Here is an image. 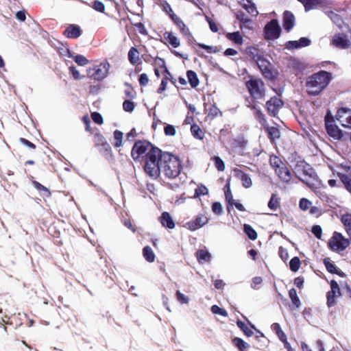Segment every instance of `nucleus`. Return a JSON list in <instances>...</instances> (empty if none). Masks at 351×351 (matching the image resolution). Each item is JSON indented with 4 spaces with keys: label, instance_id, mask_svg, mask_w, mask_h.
<instances>
[{
    "label": "nucleus",
    "instance_id": "f257e3e1",
    "mask_svg": "<svg viewBox=\"0 0 351 351\" xmlns=\"http://www.w3.org/2000/svg\"><path fill=\"white\" fill-rule=\"evenodd\" d=\"M332 75L329 72L321 71L307 77L304 87L306 93L310 96L321 94L331 81Z\"/></svg>",
    "mask_w": 351,
    "mask_h": 351
},
{
    "label": "nucleus",
    "instance_id": "f03ea898",
    "mask_svg": "<svg viewBox=\"0 0 351 351\" xmlns=\"http://www.w3.org/2000/svg\"><path fill=\"white\" fill-rule=\"evenodd\" d=\"M247 54L256 62L262 75L268 80L274 81L278 76V71L273 67L271 62L254 47L247 49Z\"/></svg>",
    "mask_w": 351,
    "mask_h": 351
},
{
    "label": "nucleus",
    "instance_id": "7ed1b4c3",
    "mask_svg": "<svg viewBox=\"0 0 351 351\" xmlns=\"http://www.w3.org/2000/svg\"><path fill=\"white\" fill-rule=\"evenodd\" d=\"M296 176L312 190L320 188L322 183L314 169L305 162H299L294 168Z\"/></svg>",
    "mask_w": 351,
    "mask_h": 351
},
{
    "label": "nucleus",
    "instance_id": "20e7f679",
    "mask_svg": "<svg viewBox=\"0 0 351 351\" xmlns=\"http://www.w3.org/2000/svg\"><path fill=\"white\" fill-rule=\"evenodd\" d=\"M161 172L169 178L177 177L181 169L179 159L169 153H163L160 161Z\"/></svg>",
    "mask_w": 351,
    "mask_h": 351
},
{
    "label": "nucleus",
    "instance_id": "39448f33",
    "mask_svg": "<svg viewBox=\"0 0 351 351\" xmlns=\"http://www.w3.org/2000/svg\"><path fill=\"white\" fill-rule=\"evenodd\" d=\"M162 151L154 150L149 156L145 159L144 170L145 173L152 178H157L161 173Z\"/></svg>",
    "mask_w": 351,
    "mask_h": 351
},
{
    "label": "nucleus",
    "instance_id": "423d86ee",
    "mask_svg": "<svg viewBox=\"0 0 351 351\" xmlns=\"http://www.w3.org/2000/svg\"><path fill=\"white\" fill-rule=\"evenodd\" d=\"M154 150H159L154 147L150 143L146 141H138L136 142L132 149L131 156L134 160H142L145 159L154 152Z\"/></svg>",
    "mask_w": 351,
    "mask_h": 351
},
{
    "label": "nucleus",
    "instance_id": "0eeeda50",
    "mask_svg": "<svg viewBox=\"0 0 351 351\" xmlns=\"http://www.w3.org/2000/svg\"><path fill=\"white\" fill-rule=\"evenodd\" d=\"M246 86L254 98L261 99L264 97L265 86L261 80L250 77V80L246 82Z\"/></svg>",
    "mask_w": 351,
    "mask_h": 351
},
{
    "label": "nucleus",
    "instance_id": "6e6552de",
    "mask_svg": "<svg viewBox=\"0 0 351 351\" xmlns=\"http://www.w3.org/2000/svg\"><path fill=\"white\" fill-rule=\"evenodd\" d=\"M340 171H337L341 182L345 188L351 193V163L346 162L337 166Z\"/></svg>",
    "mask_w": 351,
    "mask_h": 351
},
{
    "label": "nucleus",
    "instance_id": "1a4fd4ad",
    "mask_svg": "<svg viewBox=\"0 0 351 351\" xmlns=\"http://www.w3.org/2000/svg\"><path fill=\"white\" fill-rule=\"evenodd\" d=\"M349 245V239L339 232H335L328 243L330 248L335 252L343 251Z\"/></svg>",
    "mask_w": 351,
    "mask_h": 351
},
{
    "label": "nucleus",
    "instance_id": "9d476101",
    "mask_svg": "<svg viewBox=\"0 0 351 351\" xmlns=\"http://www.w3.org/2000/svg\"><path fill=\"white\" fill-rule=\"evenodd\" d=\"M335 120L338 121L343 128L351 130V109L346 107L340 108L337 110L335 116Z\"/></svg>",
    "mask_w": 351,
    "mask_h": 351
},
{
    "label": "nucleus",
    "instance_id": "9b49d317",
    "mask_svg": "<svg viewBox=\"0 0 351 351\" xmlns=\"http://www.w3.org/2000/svg\"><path fill=\"white\" fill-rule=\"evenodd\" d=\"M330 45L338 49H346L350 47L351 42L347 35L337 33L331 37Z\"/></svg>",
    "mask_w": 351,
    "mask_h": 351
},
{
    "label": "nucleus",
    "instance_id": "f8f14e48",
    "mask_svg": "<svg viewBox=\"0 0 351 351\" xmlns=\"http://www.w3.org/2000/svg\"><path fill=\"white\" fill-rule=\"evenodd\" d=\"M280 27L276 20H272L265 27V36L266 39L274 40L279 37Z\"/></svg>",
    "mask_w": 351,
    "mask_h": 351
},
{
    "label": "nucleus",
    "instance_id": "ddd939ff",
    "mask_svg": "<svg viewBox=\"0 0 351 351\" xmlns=\"http://www.w3.org/2000/svg\"><path fill=\"white\" fill-rule=\"evenodd\" d=\"M155 63H156V64L160 66L161 72L163 73V75H164V77L162 80L161 84L158 89V93H162L166 89L167 84L168 83V81L169 80V77L171 76V74L167 71V69L165 66V61L163 59L156 58L155 60Z\"/></svg>",
    "mask_w": 351,
    "mask_h": 351
},
{
    "label": "nucleus",
    "instance_id": "4468645a",
    "mask_svg": "<svg viewBox=\"0 0 351 351\" xmlns=\"http://www.w3.org/2000/svg\"><path fill=\"white\" fill-rule=\"evenodd\" d=\"M110 64L107 62H101L93 68V77L96 80H102L108 74Z\"/></svg>",
    "mask_w": 351,
    "mask_h": 351
},
{
    "label": "nucleus",
    "instance_id": "2eb2a0df",
    "mask_svg": "<svg viewBox=\"0 0 351 351\" xmlns=\"http://www.w3.org/2000/svg\"><path fill=\"white\" fill-rule=\"evenodd\" d=\"M208 222V218L204 215H197L195 219L186 223V227L192 230H196L203 227Z\"/></svg>",
    "mask_w": 351,
    "mask_h": 351
},
{
    "label": "nucleus",
    "instance_id": "dca6fc26",
    "mask_svg": "<svg viewBox=\"0 0 351 351\" xmlns=\"http://www.w3.org/2000/svg\"><path fill=\"white\" fill-rule=\"evenodd\" d=\"M283 105L282 101L278 97H272L269 101L266 103L268 112L273 116H276L280 108Z\"/></svg>",
    "mask_w": 351,
    "mask_h": 351
},
{
    "label": "nucleus",
    "instance_id": "f3484780",
    "mask_svg": "<svg viewBox=\"0 0 351 351\" xmlns=\"http://www.w3.org/2000/svg\"><path fill=\"white\" fill-rule=\"evenodd\" d=\"M234 176L241 180L242 185L246 188H250L252 186V181L248 174L245 173L239 169H234L233 170Z\"/></svg>",
    "mask_w": 351,
    "mask_h": 351
},
{
    "label": "nucleus",
    "instance_id": "a211bd4d",
    "mask_svg": "<svg viewBox=\"0 0 351 351\" xmlns=\"http://www.w3.org/2000/svg\"><path fill=\"white\" fill-rule=\"evenodd\" d=\"M82 30L80 27L74 24L69 25L64 31L63 34L68 38H77L80 36Z\"/></svg>",
    "mask_w": 351,
    "mask_h": 351
},
{
    "label": "nucleus",
    "instance_id": "6ab92c4d",
    "mask_svg": "<svg viewBox=\"0 0 351 351\" xmlns=\"http://www.w3.org/2000/svg\"><path fill=\"white\" fill-rule=\"evenodd\" d=\"M304 6L305 10L308 11L324 6L326 3L325 0H298Z\"/></svg>",
    "mask_w": 351,
    "mask_h": 351
},
{
    "label": "nucleus",
    "instance_id": "aec40b11",
    "mask_svg": "<svg viewBox=\"0 0 351 351\" xmlns=\"http://www.w3.org/2000/svg\"><path fill=\"white\" fill-rule=\"evenodd\" d=\"M295 25V17L292 13L289 11L284 12L283 27L287 31H289Z\"/></svg>",
    "mask_w": 351,
    "mask_h": 351
},
{
    "label": "nucleus",
    "instance_id": "412c9836",
    "mask_svg": "<svg viewBox=\"0 0 351 351\" xmlns=\"http://www.w3.org/2000/svg\"><path fill=\"white\" fill-rule=\"evenodd\" d=\"M311 40L307 38H301L299 40L289 41L286 44L288 49H296L299 47H306L309 45Z\"/></svg>",
    "mask_w": 351,
    "mask_h": 351
},
{
    "label": "nucleus",
    "instance_id": "4be33fe9",
    "mask_svg": "<svg viewBox=\"0 0 351 351\" xmlns=\"http://www.w3.org/2000/svg\"><path fill=\"white\" fill-rule=\"evenodd\" d=\"M160 221L164 227H167L170 229L175 228L174 221L169 213L167 212H164L162 213L160 217Z\"/></svg>",
    "mask_w": 351,
    "mask_h": 351
},
{
    "label": "nucleus",
    "instance_id": "5701e85b",
    "mask_svg": "<svg viewBox=\"0 0 351 351\" xmlns=\"http://www.w3.org/2000/svg\"><path fill=\"white\" fill-rule=\"evenodd\" d=\"M240 3L241 6L252 16H256L258 15V12L257 11L254 3L250 0H241Z\"/></svg>",
    "mask_w": 351,
    "mask_h": 351
},
{
    "label": "nucleus",
    "instance_id": "b1692460",
    "mask_svg": "<svg viewBox=\"0 0 351 351\" xmlns=\"http://www.w3.org/2000/svg\"><path fill=\"white\" fill-rule=\"evenodd\" d=\"M170 17L184 35L187 36L189 34V29L186 27L183 21L177 15H176L174 13H172L170 14Z\"/></svg>",
    "mask_w": 351,
    "mask_h": 351
},
{
    "label": "nucleus",
    "instance_id": "393cba45",
    "mask_svg": "<svg viewBox=\"0 0 351 351\" xmlns=\"http://www.w3.org/2000/svg\"><path fill=\"white\" fill-rule=\"evenodd\" d=\"M32 182L35 189L40 193L43 198H49L51 197V193L47 187L43 186L36 180H32Z\"/></svg>",
    "mask_w": 351,
    "mask_h": 351
},
{
    "label": "nucleus",
    "instance_id": "a878e982",
    "mask_svg": "<svg viewBox=\"0 0 351 351\" xmlns=\"http://www.w3.org/2000/svg\"><path fill=\"white\" fill-rule=\"evenodd\" d=\"M226 37L227 39L232 41L235 45H241L243 43V36L239 32L228 33L226 34Z\"/></svg>",
    "mask_w": 351,
    "mask_h": 351
},
{
    "label": "nucleus",
    "instance_id": "bb28decb",
    "mask_svg": "<svg viewBox=\"0 0 351 351\" xmlns=\"http://www.w3.org/2000/svg\"><path fill=\"white\" fill-rule=\"evenodd\" d=\"M276 173L282 181L285 182L290 181L291 178L289 170L285 165H282V167L279 169V171H277Z\"/></svg>",
    "mask_w": 351,
    "mask_h": 351
},
{
    "label": "nucleus",
    "instance_id": "cd10ccee",
    "mask_svg": "<svg viewBox=\"0 0 351 351\" xmlns=\"http://www.w3.org/2000/svg\"><path fill=\"white\" fill-rule=\"evenodd\" d=\"M164 38L174 48L179 47L180 45L179 39L172 32H165Z\"/></svg>",
    "mask_w": 351,
    "mask_h": 351
},
{
    "label": "nucleus",
    "instance_id": "c85d7f7f",
    "mask_svg": "<svg viewBox=\"0 0 351 351\" xmlns=\"http://www.w3.org/2000/svg\"><path fill=\"white\" fill-rule=\"evenodd\" d=\"M128 60L134 65L140 63L139 52L135 47H132L128 52Z\"/></svg>",
    "mask_w": 351,
    "mask_h": 351
},
{
    "label": "nucleus",
    "instance_id": "c756f323",
    "mask_svg": "<svg viewBox=\"0 0 351 351\" xmlns=\"http://www.w3.org/2000/svg\"><path fill=\"white\" fill-rule=\"evenodd\" d=\"M197 261L200 263L209 262L211 258V255L206 249L199 250L196 253Z\"/></svg>",
    "mask_w": 351,
    "mask_h": 351
},
{
    "label": "nucleus",
    "instance_id": "7c9ffc66",
    "mask_svg": "<svg viewBox=\"0 0 351 351\" xmlns=\"http://www.w3.org/2000/svg\"><path fill=\"white\" fill-rule=\"evenodd\" d=\"M341 221L343 224L347 233L349 236H351V214H343L341 217Z\"/></svg>",
    "mask_w": 351,
    "mask_h": 351
},
{
    "label": "nucleus",
    "instance_id": "2f4dec72",
    "mask_svg": "<svg viewBox=\"0 0 351 351\" xmlns=\"http://www.w3.org/2000/svg\"><path fill=\"white\" fill-rule=\"evenodd\" d=\"M232 343L240 351H246L250 348L247 343L239 337L234 338Z\"/></svg>",
    "mask_w": 351,
    "mask_h": 351
},
{
    "label": "nucleus",
    "instance_id": "473e14b6",
    "mask_svg": "<svg viewBox=\"0 0 351 351\" xmlns=\"http://www.w3.org/2000/svg\"><path fill=\"white\" fill-rule=\"evenodd\" d=\"M143 255L145 259L149 263H152L155 260V254L154 251L149 246H146L143 248Z\"/></svg>",
    "mask_w": 351,
    "mask_h": 351
},
{
    "label": "nucleus",
    "instance_id": "72a5a7b5",
    "mask_svg": "<svg viewBox=\"0 0 351 351\" xmlns=\"http://www.w3.org/2000/svg\"><path fill=\"white\" fill-rule=\"evenodd\" d=\"M114 143L113 145L115 147H119L123 144V134L119 130H115L113 134Z\"/></svg>",
    "mask_w": 351,
    "mask_h": 351
},
{
    "label": "nucleus",
    "instance_id": "f704fd0d",
    "mask_svg": "<svg viewBox=\"0 0 351 351\" xmlns=\"http://www.w3.org/2000/svg\"><path fill=\"white\" fill-rule=\"evenodd\" d=\"M95 141L97 145L102 146L105 150L110 149L109 144L106 142L104 137L99 134H97L95 136Z\"/></svg>",
    "mask_w": 351,
    "mask_h": 351
},
{
    "label": "nucleus",
    "instance_id": "c9c22d12",
    "mask_svg": "<svg viewBox=\"0 0 351 351\" xmlns=\"http://www.w3.org/2000/svg\"><path fill=\"white\" fill-rule=\"evenodd\" d=\"M237 324L238 327L241 328L247 337H250L253 335V326H248L241 321H237Z\"/></svg>",
    "mask_w": 351,
    "mask_h": 351
},
{
    "label": "nucleus",
    "instance_id": "e433bc0d",
    "mask_svg": "<svg viewBox=\"0 0 351 351\" xmlns=\"http://www.w3.org/2000/svg\"><path fill=\"white\" fill-rule=\"evenodd\" d=\"M187 78L192 87L195 88L199 84L198 77L197 76V74L194 71H188Z\"/></svg>",
    "mask_w": 351,
    "mask_h": 351
},
{
    "label": "nucleus",
    "instance_id": "4c0bfd02",
    "mask_svg": "<svg viewBox=\"0 0 351 351\" xmlns=\"http://www.w3.org/2000/svg\"><path fill=\"white\" fill-rule=\"evenodd\" d=\"M289 295L295 307L300 308L301 306V302L297 295L296 290L295 289H291L289 291Z\"/></svg>",
    "mask_w": 351,
    "mask_h": 351
},
{
    "label": "nucleus",
    "instance_id": "58836bf2",
    "mask_svg": "<svg viewBox=\"0 0 351 351\" xmlns=\"http://www.w3.org/2000/svg\"><path fill=\"white\" fill-rule=\"evenodd\" d=\"M69 53V57L72 58L74 61L80 66H84L88 63V60L82 55L73 56L71 54L69 49H66Z\"/></svg>",
    "mask_w": 351,
    "mask_h": 351
},
{
    "label": "nucleus",
    "instance_id": "ea45409f",
    "mask_svg": "<svg viewBox=\"0 0 351 351\" xmlns=\"http://www.w3.org/2000/svg\"><path fill=\"white\" fill-rule=\"evenodd\" d=\"M269 162L271 166L274 168L276 173L277 171H279V169H280L282 165H284L280 159L277 156H271Z\"/></svg>",
    "mask_w": 351,
    "mask_h": 351
},
{
    "label": "nucleus",
    "instance_id": "a19ab883",
    "mask_svg": "<svg viewBox=\"0 0 351 351\" xmlns=\"http://www.w3.org/2000/svg\"><path fill=\"white\" fill-rule=\"evenodd\" d=\"M264 128H265L269 136L272 140H274L280 137V132L278 128L275 127H269L267 125H265V127Z\"/></svg>",
    "mask_w": 351,
    "mask_h": 351
},
{
    "label": "nucleus",
    "instance_id": "79ce46f5",
    "mask_svg": "<svg viewBox=\"0 0 351 351\" xmlns=\"http://www.w3.org/2000/svg\"><path fill=\"white\" fill-rule=\"evenodd\" d=\"M193 136L197 139H202L204 138V132L197 125H193L191 128Z\"/></svg>",
    "mask_w": 351,
    "mask_h": 351
},
{
    "label": "nucleus",
    "instance_id": "37998d69",
    "mask_svg": "<svg viewBox=\"0 0 351 351\" xmlns=\"http://www.w3.org/2000/svg\"><path fill=\"white\" fill-rule=\"evenodd\" d=\"M244 232L252 240H255L257 238V234L256 231L250 225H244Z\"/></svg>",
    "mask_w": 351,
    "mask_h": 351
},
{
    "label": "nucleus",
    "instance_id": "c03bdc74",
    "mask_svg": "<svg viewBox=\"0 0 351 351\" xmlns=\"http://www.w3.org/2000/svg\"><path fill=\"white\" fill-rule=\"evenodd\" d=\"M339 296V295L335 294L334 293L329 291L327 293V306L328 307L333 306L336 304L335 298Z\"/></svg>",
    "mask_w": 351,
    "mask_h": 351
},
{
    "label": "nucleus",
    "instance_id": "a18cd8bd",
    "mask_svg": "<svg viewBox=\"0 0 351 351\" xmlns=\"http://www.w3.org/2000/svg\"><path fill=\"white\" fill-rule=\"evenodd\" d=\"M279 206V202L276 195L273 194L268 202V207L272 210H276Z\"/></svg>",
    "mask_w": 351,
    "mask_h": 351
},
{
    "label": "nucleus",
    "instance_id": "49530a36",
    "mask_svg": "<svg viewBox=\"0 0 351 351\" xmlns=\"http://www.w3.org/2000/svg\"><path fill=\"white\" fill-rule=\"evenodd\" d=\"M290 269L293 271H297L300 267V261L298 257H293L289 262Z\"/></svg>",
    "mask_w": 351,
    "mask_h": 351
},
{
    "label": "nucleus",
    "instance_id": "de8ad7c7",
    "mask_svg": "<svg viewBox=\"0 0 351 351\" xmlns=\"http://www.w3.org/2000/svg\"><path fill=\"white\" fill-rule=\"evenodd\" d=\"M211 311H212V313L213 314L219 315H221L223 317H227L228 316L227 311L225 309H223L222 308H220L217 305L212 306H211Z\"/></svg>",
    "mask_w": 351,
    "mask_h": 351
},
{
    "label": "nucleus",
    "instance_id": "09e8293b",
    "mask_svg": "<svg viewBox=\"0 0 351 351\" xmlns=\"http://www.w3.org/2000/svg\"><path fill=\"white\" fill-rule=\"evenodd\" d=\"M176 296L177 300L182 304H186L189 302V297L184 295V293H181L180 291H176Z\"/></svg>",
    "mask_w": 351,
    "mask_h": 351
},
{
    "label": "nucleus",
    "instance_id": "8fccbe9b",
    "mask_svg": "<svg viewBox=\"0 0 351 351\" xmlns=\"http://www.w3.org/2000/svg\"><path fill=\"white\" fill-rule=\"evenodd\" d=\"M208 189L206 186L202 185V186H198L195 189L194 197H198L200 195H206V194H208Z\"/></svg>",
    "mask_w": 351,
    "mask_h": 351
},
{
    "label": "nucleus",
    "instance_id": "3c124183",
    "mask_svg": "<svg viewBox=\"0 0 351 351\" xmlns=\"http://www.w3.org/2000/svg\"><path fill=\"white\" fill-rule=\"evenodd\" d=\"M135 105L130 100H125L123 104V110L126 112H131L134 110Z\"/></svg>",
    "mask_w": 351,
    "mask_h": 351
},
{
    "label": "nucleus",
    "instance_id": "603ef678",
    "mask_svg": "<svg viewBox=\"0 0 351 351\" xmlns=\"http://www.w3.org/2000/svg\"><path fill=\"white\" fill-rule=\"evenodd\" d=\"M328 16L331 19V20L337 24L339 27H341V19L339 17V16L333 12H329L328 13Z\"/></svg>",
    "mask_w": 351,
    "mask_h": 351
},
{
    "label": "nucleus",
    "instance_id": "864d4df0",
    "mask_svg": "<svg viewBox=\"0 0 351 351\" xmlns=\"http://www.w3.org/2000/svg\"><path fill=\"white\" fill-rule=\"evenodd\" d=\"M91 119L95 123L98 125H101L104 123V119L102 116L96 112L91 113Z\"/></svg>",
    "mask_w": 351,
    "mask_h": 351
},
{
    "label": "nucleus",
    "instance_id": "5fc2aeb1",
    "mask_svg": "<svg viewBox=\"0 0 351 351\" xmlns=\"http://www.w3.org/2000/svg\"><path fill=\"white\" fill-rule=\"evenodd\" d=\"M214 161L215 167L219 171H223L225 169L224 162L219 156H215Z\"/></svg>",
    "mask_w": 351,
    "mask_h": 351
},
{
    "label": "nucleus",
    "instance_id": "6e6d98bb",
    "mask_svg": "<svg viewBox=\"0 0 351 351\" xmlns=\"http://www.w3.org/2000/svg\"><path fill=\"white\" fill-rule=\"evenodd\" d=\"M199 47L205 49L209 53H215L218 51L217 47L206 45L204 44L199 43L197 45Z\"/></svg>",
    "mask_w": 351,
    "mask_h": 351
},
{
    "label": "nucleus",
    "instance_id": "4d7b16f0",
    "mask_svg": "<svg viewBox=\"0 0 351 351\" xmlns=\"http://www.w3.org/2000/svg\"><path fill=\"white\" fill-rule=\"evenodd\" d=\"M330 291L335 294L341 295V291L338 283L335 280H331L330 282Z\"/></svg>",
    "mask_w": 351,
    "mask_h": 351
},
{
    "label": "nucleus",
    "instance_id": "13d9d810",
    "mask_svg": "<svg viewBox=\"0 0 351 351\" xmlns=\"http://www.w3.org/2000/svg\"><path fill=\"white\" fill-rule=\"evenodd\" d=\"M165 134L167 136H174L176 133V128L173 125L167 124L164 128Z\"/></svg>",
    "mask_w": 351,
    "mask_h": 351
},
{
    "label": "nucleus",
    "instance_id": "bf43d9fd",
    "mask_svg": "<svg viewBox=\"0 0 351 351\" xmlns=\"http://www.w3.org/2000/svg\"><path fill=\"white\" fill-rule=\"evenodd\" d=\"M19 141L25 146H26L29 149L34 150L36 148V146L33 143L27 140L25 138H20Z\"/></svg>",
    "mask_w": 351,
    "mask_h": 351
},
{
    "label": "nucleus",
    "instance_id": "052dcab7",
    "mask_svg": "<svg viewBox=\"0 0 351 351\" xmlns=\"http://www.w3.org/2000/svg\"><path fill=\"white\" fill-rule=\"evenodd\" d=\"M324 265L326 266V269L330 273H337V267L333 263H330L329 261L324 260Z\"/></svg>",
    "mask_w": 351,
    "mask_h": 351
},
{
    "label": "nucleus",
    "instance_id": "680f3d73",
    "mask_svg": "<svg viewBox=\"0 0 351 351\" xmlns=\"http://www.w3.org/2000/svg\"><path fill=\"white\" fill-rule=\"evenodd\" d=\"M225 196L226 199L228 204V209H229V206H233V202L234 201L232 197V195L230 191V188L228 187V189L225 191Z\"/></svg>",
    "mask_w": 351,
    "mask_h": 351
},
{
    "label": "nucleus",
    "instance_id": "e2e57ef3",
    "mask_svg": "<svg viewBox=\"0 0 351 351\" xmlns=\"http://www.w3.org/2000/svg\"><path fill=\"white\" fill-rule=\"evenodd\" d=\"M212 211L217 215H221L223 212L221 204L219 202L213 203L212 206Z\"/></svg>",
    "mask_w": 351,
    "mask_h": 351
},
{
    "label": "nucleus",
    "instance_id": "0e129e2a",
    "mask_svg": "<svg viewBox=\"0 0 351 351\" xmlns=\"http://www.w3.org/2000/svg\"><path fill=\"white\" fill-rule=\"evenodd\" d=\"M255 117L259 121V122L262 124V125L263 127H265L266 123H267L266 120L264 117V114L259 110H256Z\"/></svg>",
    "mask_w": 351,
    "mask_h": 351
},
{
    "label": "nucleus",
    "instance_id": "69168bd1",
    "mask_svg": "<svg viewBox=\"0 0 351 351\" xmlns=\"http://www.w3.org/2000/svg\"><path fill=\"white\" fill-rule=\"evenodd\" d=\"M313 234L319 239H320L322 238V228L318 226V225H315V226H313L312 227V230H311Z\"/></svg>",
    "mask_w": 351,
    "mask_h": 351
},
{
    "label": "nucleus",
    "instance_id": "338daca9",
    "mask_svg": "<svg viewBox=\"0 0 351 351\" xmlns=\"http://www.w3.org/2000/svg\"><path fill=\"white\" fill-rule=\"evenodd\" d=\"M311 202L307 199L302 198L300 201V207L302 210H306L311 207Z\"/></svg>",
    "mask_w": 351,
    "mask_h": 351
},
{
    "label": "nucleus",
    "instance_id": "774afa93",
    "mask_svg": "<svg viewBox=\"0 0 351 351\" xmlns=\"http://www.w3.org/2000/svg\"><path fill=\"white\" fill-rule=\"evenodd\" d=\"M69 71L75 80H80L82 77V76L80 75V72L73 66L69 67Z\"/></svg>",
    "mask_w": 351,
    "mask_h": 351
}]
</instances>
